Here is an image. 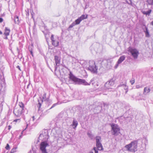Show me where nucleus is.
I'll return each mask as SVG.
<instances>
[{
	"label": "nucleus",
	"mask_w": 153,
	"mask_h": 153,
	"mask_svg": "<svg viewBox=\"0 0 153 153\" xmlns=\"http://www.w3.org/2000/svg\"><path fill=\"white\" fill-rule=\"evenodd\" d=\"M69 78L74 82L75 84H82L85 85H89L93 81V79H91L90 83H88L84 79H79L76 77L71 72H70L69 75Z\"/></svg>",
	"instance_id": "obj_1"
},
{
	"label": "nucleus",
	"mask_w": 153,
	"mask_h": 153,
	"mask_svg": "<svg viewBox=\"0 0 153 153\" xmlns=\"http://www.w3.org/2000/svg\"><path fill=\"white\" fill-rule=\"evenodd\" d=\"M138 143L141 145L142 144V139H139L132 141L129 144L126 145L125 148L126 149L127 151H128L135 152L137 150V145Z\"/></svg>",
	"instance_id": "obj_2"
},
{
	"label": "nucleus",
	"mask_w": 153,
	"mask_h": 153,
	"mask_svg": "<svg viewBox=\"0 0 153 153\" xmlns=\"http://www.w3.org/2000/svg\"><path fill=\"white\" fill-rule=\"evenodd\" d=\"M111 134L115 136H118L120 133V129L118 126L114 123L111 124Z\"/></svg>",
	"instance_id": "obj_3"
},
{
	"label": "nucleus",
	"mask_w": 153,
	"mask_h": 153,
	"mask_svg": "<svg viewBox=\"0 0 153 153\" xmlns=\"http://www.w3.org/2000/svg\"><path fill=\"white\" fill-rule=\"evenodd\" d=\"M89 66L88 69L93 73H97V67L95 64L94 61L93 60L90 61L89 62Z\"/></svg>",
	"instance_id": "obj_4"
},
{
	"label": "nucleus",
	"mask_w": 153,
	"mask_h": 153,
	"mask_svg": "<svg viewBox=\"0 0 153 153\" xmlns=\"http://www.w3.org/2000/svg\"><path fill=\"white\" fill-rule=\"evenodd\" d=\"M128 51L131 53L134 59H137L139 53V51L137 49L130 47L128 48Z\"/></svg>",
	"instance_id": "obj_5"
},
{
	"label": "nucleus",
	"mask_w": 153,
	"mask_h": 153,
	"mask_svg": "<svg viewBox=\"0 0 153 153\" xmlns=\"http://www.w3.org/2000/svg\"><path fill=\"white\" fill-rule=\"evenodd\" d=\"M48 146L49 144L47 141H43L40 143L39 149L42 153H48L46 148Z\"/></svg>",
	"instance_id": "obj_6"
},
{
	"label": "nucleus",
	"mask_w": 153,
	"mask_h": 153,
	"mask_svg": "<svg viewBox=\"0 0 153 153\" xmlns=\"http://www.w3.org/2000/svg\"><path fill=\"white\" fill-rule=\"evenodd\" d=\"M114 84V80L112 79H110L105 84V89L109 90L112 89Z\"/></svg>",
	"instance_id": "obj_7"
},
{
	"label": "nucleus",
	"mask_w": 153,
	"mask_h": 153,
	"mask_svg": "<svg viewBox=\"0 0 153 153\" xmlns=\"http://www.w3.org/2000/svg\"><path fill=\"white\" fill-rule=\"evenodd\" d=\"M23 109L22 108H15L13 113L16 117H19L22 114Z\"/></svg>",
	"instance_id": "obj_8"
},
{
	"label": "nucleus",
	"mask_w": 153,
	"mask_h": 153,
	"mask_svg": "<svg viewBox=\"0 0 153 153\" xmlns=\"http://www.w3.org/2000/svg\"><path fill=\"white\" fill-rule=\"evenodd\" d=\"M49 137V136L48 133L44 132V133L41 134L39 137V139L43 141H46V140H48Z\"/></svg>",
	"instance_id": "obj_9"
},
{
	"label": "nucleus",
	"mask_w": 153,
	"mask_h": 153,
	"mask_svg": "<svg viewBox=\"0 0 153 153\" xmlns=\"http://www.w3.org/2000/svg\"><path fill=\"white\" fill-rule=\"evenodd\" d=\"M40 98V101H39V100H38V103L37 105V107L39 108H39L41 106L42 103L43 102V101L45 102L46 103L48 102L49 101V99L48 98H46L43 100H41V99Z\"/></svg>",
	"instance_id": "obj_10"
},
{
	"label": "nucleus",
	"mask_w": 153,
	"mask_h": 153,
	"mask_svg": "<svg viewBox=\"0 0 153 153\" xmlns=\"http://www.w3.org/2000/svg\"><path fill=\"white\" fill-rule=\"evenodd\" d=\"M144 32L145 33L146 36L147 37H150V35L149 30L147 27L145 25H143L142 27Z\"/></svg>",
	"instance_id": "obj_11"
},
{
	"label": "nucleus",
	"mask_w": 153,
	"mask_h": 153,
	"mask_svg": "<svg viewBox=\"0 0 153 153\" xmlns=\"http://www.w3.org/2000/svg\"><path fill=\"white\" fill-rule=\"evenodd\" d=\"M54 59L55 61V63L56 66L58 64H59L60 63V58L59 56H54Z\"/></svg>",
	"instance_id": "obj_12"
},
{
	"label": "nucleus",
	"mask_w": 153,
	"mask_h": 153,
	"mask_svg": "<svg viewBox=\"0 0 153 153\" xmlns=\"http://www.w3.org/2000/svg\"><path fill=\"white\" fill-rule=\"evenodd\" d=\"M78 124V123L77 121L75 119H74L71 125L73 126V128L75 129L76 127Z\"/></svg>",
	"instance_id": "obj_13"
},
{
	"label": "nucleus",
	"mask_w": 153,
	"mask_h": 153,
	"mask_svg": "<svg viewBox=\"0 0 153 153\" xmlns=\"http://www.w3.org/2000/svg\"><path fill=\"white\" fill-rule=\"evenodd\" d=\"M125 59V56L124 55L120 56L117 61L118 64H120Z\"/></svg>",
	"instance_id": "obj_14"
},
{
	"label": "nucleus",
	"mask_w": 153,
	"mask_h": 153,
	"mask_svg": "<svg viewBox=\"0 0 153 153\" xmlns=\"http://www.w3.org/2000/svg\"><path fill=\"white\" fill-rule=\"evenodd\" d=\"M151 89L147 87H145L144 88L143 93L144 94L146 95L150 92Z\"/></svg>",
	"instance_id": "obj_15"
},
{
	"label": "nucleus",
	"mask_w": 153,
	"mask_h": 153,
	"mask_svg": "<svg viewBox=\"0 0 153 153\" xmlns=\"http://www.w3.org/2000/svg\"><path fill=\"white\" fill-rule=\"evenodd\" d=\"M10 32V29L8 28L7 27H6L5 29V32L4 33V34L6 36H9V33Z\"/></svg>",
	"instance_id": "obj_16"
},
{
	"label": "nucleus",
	"mask_w": 153,
	"mask_h": 153,
	"mask_svg": "<svg viewBox=\"0 0 153 153\" xmlns=\"http://www.w3.org/2000/svg\"><path fill=\"white\" fill-rule=\"evenodd\" d=\"M96 146L99 150H102L103 149V147L101 143H96Z\"/></svg>",
	"instance_id": "obj_17"
},
{
	"label": "nucleus",
	"mask_w": 153,
	"mask_h": 153,
	"mask_svg": "<svg viewBox=\"0 0 153 153\" xmlns=\"http://www.w3.org/2000/svg\"><path fill=\"white\" fill-rule=\"evenodd\" d=\"M119 87H123V88L124 89L126 90V94L128 91V86H126V84H120V85L119 86Z\"/></svg>",
	"instance_id": "obj_18"
},
{
	"label": "nucleus",
	"mask_w": 153,
	"mask_h": 153,
	"mask_svg": "<svg viewBox=\"0 0 153 153\" xmlns=\"http://www.w3.org/2000/svg\"><path fill=\"white\" fill-rule=\"evenodd\" d=\"M151 10H149L148 11H146L144 10L142 11V13L144 15H149L152 12Z\"/></svg>",
	"instance_id": "obj_19"
},
{
	"label": "nucleus",
	"mask_w": 153,
	"mask_h": 153,
	"mask_svg": "<svg viewBox=\"0 0 153 153\" xmlns=\"http://www.w3.org/2000/svg\"><path fill=\"white\" fill-rule=\"evenodd\" d=\"M52 42V44L55 46H57L59 45V42L58 41L54 40Z\"/></svg>",
	"instance_id": "obj_20"
},
{
	"label": "nucleus",
	"mask_w": 153,
	"mask_h": 153,
	"mask_svg": "<svg viewBox=\"0 0 153 153\" xmlns=\"http://www.w3.org/2000/svg\"><path fill=\"white\" fill-rule=\"evenodd\" d=\"M82 21V20H81V19L79 17L75 21V22H75V23L76 24V25H78L80 23V22Z\"/></svg>",
	"instance_id": "obj_21"
},
{
	"label": "nucleus",
	"mask_w": 153,
	"mask_h": 153,
	"mask_svg": "<svg viewBox=\"0 0 153 153\" xmlns=\"http://www.w3.org/2000/svg\"><path fill=\"white\" fill-rule=\"evenodd\" d=\"M101 138L100 137H96V143H100V140Z\"/></svg>",
	"instance_id": "obj_22"
},
{
	"label": "nucleus",
	"mask_w": 153,
	"mask_h": 153,
	"mask_svg": "<svg viewBox=\"0 0 153 153\" xmlns=\"http://www.w3.org/2000/svg\"><path fill=\"white\" fill-rule=\"evenodd\" d=\"M88 15H87L86 16L84 15H82L80 17H79L80 19H81L82 20L87 19V18Z\"/></svg>",
	"instance_id": "obj_23"
},
{
	"label": "nucleus",
	"mask_w": 153,
	"mask_h": 153,
	"mask_svg": "<svg viewBox=\"0 0 153 153\" xmlns=\"http://www.w3.org/2000/svg\"><path fill=\"white\" fill-rule=\"evenodd\" d=\"M14 21L16 23H18L19 22V17L18 16H16L14 18Z\"/></svg>",
	"instance_id": "obj_24"
},
{
	"label": "nucleus",
	"mask_w": 153,
	"mask_h": 153,
	"mask_svg": "<svg viewBox=\"0 0 153 153\" xmlns=\"http://www.w3.org/2000/svg\"><path fill=\"white\" fill-rule=\"evenodd\" d=\"M147 2L148 4L150 5H153V0H147Z\"/></svg>",
	"instance_id": "obj_25"
},
{
	"label": "nucleus",
	"mask_w": 153,
	"mask_h": 153,
	"mask_svg": "<svg viewBox=\"0 0 153 153\" xmlns=\"http://www.w3.org/2000/svg\"><path fill=\"white\" fill-rule=\"evenodd\" d=\"M19 105L20 106L19 108H24V105L22 103V102H19Z\"/></svg>",
	"instance_id": "obj_26"
},
{
	"label": "nucleus",
	"mask_w": 153,
	"mask_h": 153,
	"mask_svg": "<svg viewBox=\"0 0 153 153\" xmlns=\"http://www.w3.org/2000/svg\"><path fill=\"white\" fill-rule=\"evenodd\" d=\"M16 148H13L10 152V153H14L16 151Z\"/></svg>",
	"instance_id": "obj_27"
},
{
	"label": "nucleus",
	"mask_w": 153,
	"mask_h": 153,
	"mask_svg": "<svg viewBox=\"0 0 153 153\" xmlns=\"http://www.w3.org/2000/svg\"><path fill=\"white\" fill-rule=\"evenodd\" d=\"M76 24L75 22H73L71 25H70L69 27V28H72L76 25Z\"/></svg>",
	"instance_id": "obj_28"
},
{
	"label": "nucleus",
	"mask_w": 153,
	"mask_h": 153,
	"mask_svg": "<svg viewBox=\"0 0 153 153\" xmlns=\"http://www.w3.org/2000/svg\"><path fill=\"white\" fill-rule=\"evenodd\" d=\"M87 135L89 137H92L93 136L91 132H88L87 133Z\"/></svg>",
	"instance_id": "obj_29"
},
{
	"label": "nucleus",
	"mask_w": 153,
	"mask_h": 153,
	"mask_svg": "<svg viewBox=\"0 0 153 153\" xmlns=\"http://www.w3.org/2000/svg\"><path fill=\"white\" fill-rule=\"evenodd\" d=\"M130 82H131V85H133L135 82V80L133 79H132L130 81Z\"/></svg>",
	"instance_id": "obj_30"
},
{
	"label": "nucleus",
	"mask_w": 153,
	"mask_h": 153,
	"mask_svg": "<svg viewBox=\"0 0 153 153\" xmlns=\"http://www.w3.org/2000/svg\"><path fill=\"white\" fill-rule=\"evenodd\" d=\"M46 94L45 93H44V94L42 96V99H41V100H43L45 99L46 98Z\"/></svg>",
	"instance_id": "obj_31"
},
{
	"label": "nucleus",
	"mask_w": 153,
	"mask_h": 153,
	"mask_svg": "<svg viewBox=\"0 0 153 153\" xmlns=\"http://www.w3.org/2000/svg\"><path fill=\"white\" fill-rule=\"evenodd\" d=\"M33 47V46H29L28 48H29V51L30 52L32 51Z\"/></svg>",
	"instance_id": "obj_32"
},
{
	"label": "nucleus",
	"mask_w": 153,
	"mask_h": 153,
	"mask_svg": "<svg viewBox=\"0 0 153 153\" xmlns=\"http://www.w3.org/2000/svg\"><path fill=\"white\" fill-rule=\"evenodd\" d=\"M5 149L7 150L10 149V146L8 144H7L6 146L5 147Z\"/></svg>",
	"instance_id": "obj_33"
},
{
	"label": "nucleus",
	"mask_w": 153,
	"mask_h": 153,
	"mask_svg": "<svg viewBox=\"0 0 153 153\" xmlns=\"http://www.w3.org/2000/svg\"><path fill=\"white\" fill-rule=\"evenodd\" d=\"M93 150L94 151L95 153H98V151L95 147L94 148Z\"/></svg>",
	"instance_id": "obj_34"
},
{
	"label": "nucleus",
	"mask_w": 153,
	"mask_h": 153,
	"mask_svg": "<svg viewBox=\"0 0 153 153\" xmlns=\"http://www.w3.org/2000/svg\"><path fill=\"white\" fill-rule=\"evenodd\" d=\"M51 39L52 41V42L54 41L55 40L54 39V35L53 34H52L51 36Z\"/></svg>",
	"instance_id": "obj_35"
},
{
	"label": "nucleus",
	"mask_w": 153,
	"mask_h": 153,
	"mask_svg": "<svg viewBox=\"0 0 153 153\" xmlns=\"http://www.w3.org/2000/svg\"><path fill=\"white\" fill-rule=\"evenodd\" d=\"M126 120V117H120V120Z\"/></svg>",
	"instance_id": "obj_36"
},
{
	"label": "nucleus",
	"mask_w": 153,
	"mask_h": 153,
	"mask_svg": "<svg viewBox=\"0 0 153 153\" xmlns=\"http://www.w3.org/2000/svg\"><path fill=\"white\" fill-rule=\"evenodd\" d=\"M142 86H140L139 85H137L136 86V88H142Z\"/></svg>",
	"instance_id": "obj_37"
},
{
	"label": "nucleus",
	"mask_w": 153,
	"mask_h": 153,
	"mask_svg": "<svg viewBox=\"0 0 153 153\" xmlns=\"http://www.w3.org/2000/svg\"><path fill=\"white\" fill-rule=\"evenodd\" d=\"M97 108H98L99 111L101 110L102 109V106L101 105L98 106Z\"/></svg>",
	"instance_id": "obj_38"
},
{
	"label": "nucleus",
	"mask_w": 153,
	"mask_h": 153,
	"mask_svg": "<svg viewBox=\"0 0 153 153\" xmlns=\"http://www.w3.org/2000/svg\"><path fill=\"white\" fill-rule=\"evenodd\" d=\"M57 105V103H55L54 104H53L52 105V106H51V108L50 109H51L53 108L56 105Z\"/></svg>",
	"instance_id": "obj_39"
},
{
	"label": "nucleus",
	"mask_w": 153,
	"mask_h": 153,
	"mask_svg": "<svg viewBox=\"0 0 153 153\" xmlns=\"http://www.w3.org/2000/svg\"><path fill=\"white\" fill-rule=\"evenodd\" d=\"M119 64H118V62H117V64H116V65H115V68H117V67H118V65H119Z\"/></svg>",
	"instance_id": "obj_40"
},
{
	"label": "nucleus",
	"mask_w": 153,
	"mask_h": 153,
	"mask_svg": "<svg viewBox=\"0 0 153 153\" xmlns=\"http://www.w3.org/2000/svg\"><path fill=\"white\" fill-rule=\"evenodd\" d=\"M19 121V122H20V119H16L15 120H14V121L15 122H17L18 121Z\"/></svg>",
	"instance_id": "obj_41"
},
{
	"label": "nucleus",
	"mask_w": 153,
	"mask_h": 153,
	"mask_svg": "<svg viewBox=\"0 0 153 153\" xmlns=\"http://www.w3.org/2000/svg\"><path fill=\"white\" fill-rule=\"evenodd\" d=\"M3 21V19L2 18L0 17V23L2 22Z\"/></svg>",
	"instance_id": "obj_42"
},
{
	"label": "nucleus",
	"mask_w": 153,
	"mask_h": 153,
	"mask_svg": "<svg viewBox=\"0 0 153 153\" xmlns=\"http://www.w3.org/2000/svg\"><path fill=\"white\" fill-rule=\"evenodd\" d=\"M30 54L32 55V56H33V51H30Z\"/></svg>",
	"instance_id": "obj_43"
},
{
	"label": "nucleus",
	"mask_w": 153,
	"mask_h": 153,
	"mask_svg": "<svg viewBox=\"0 0 153 153\" xmlns=\"http://www.w3.org/2000/svg\"><path fill=\"white\" fill-rule=\"evenodd\" d=\"M11 128V126H9L8 127V130H10Z\"/></svg>",
	"instance_id": "obj_44"
},
{
	"label": "nucleus",
	"mask_w": 153,
	"mask_h": 153,
	"mask_svg": "<svg viewBox=\"0 0 153 153\" xmlns=\"http://www.w3.org/2000/svg\"><path fill=\"white\" fill-rule=\"evenodd\" d=\"M32 118H33V120L34 121L35 119V117L34 116H33Z\"/></svg>",
	"instance_id": "obj_45"
},
{
	"label": "nucleus",
	"mask_w": 153,
	"mask_h": 153,
	"mask_svg": "<svg viewBox=\"0 0 153 153\" xmlns=\"http://www.w3.org/2000/svg\"><path fill=\"white\" fill-rule=\"evenodd\" d=\"M17 68H18L19 70H21L20 67L19 66H17Z\"/></svg>",
	"instance_id": "obj_46"
},
{
	"label": "nucleus",
	"mask_w": 153,
	"mask_h": 153,
	"mask_svg": "<svg viewBox=\"0 0 153 153\" xmlns=\"http://www.w3.org/2000/svg\"><path fill=\"white\" fill-rule=\"evenodd\" d=\"M151 25L153 26V21L151 22Z\"/></svg>",
	"instance_id": "obj_47"
},
{
	"label": "nucleus",
	"mask_w": 153,
	"mask_h": 153,
	"mask_svg": "<svg viewBox=\"0 0 153 153\" xmlns=\"http://www.w3.org/2000/svg\"><path fill=\"white\" fill-rule=\"evenodd\" d=\"M4 39H8V38L7 37V36H6L5 38H4Z\"/></svg>",
	"instance_id": "obj_48"
},
{
	"label": "nucleus",
	"mask_w": 153,
	"mask_h": 153,
	"mask_svg": "<svg viewBox=\"0 0 153 153\" xmlns=\"http://www.w3.org/2000/svg\"><path fill=\"white\" fill-rule=\"evenodd\" d=\"M2 34V32L0 30V34Z\"/></svg>",
	"instance_id": "obj_49"
},
{
	"label": "nucleus",
	"mask_w": 153,
	"mask_h": 153,
	"mask_svg": "<svg viewBox=\"0 0 153 153\" xmlns=\"http://www.w3.org/2000/svg\"><path fill=\"white\" fill-rule=\"evenodd\" d=\"M90 153H94L92 151H91Z\"/></svg>",
	"instance_id": "obj_50"
},
{
	"label": "nucleus",
	"mask_w": 153,
	"mask_h": 153,
	"mask_svg": "<svg viewBox=\"0 0 153 153\" xmlns=\"http://www.w3.org/2000/svg\"><path fill=\"white\" fill-rule=\"evenodd\" d=\"M56 68H57L56 67H56H55V70H56Z\"/></svg>",
	"instance_id": "obj_51"
},
{
	"label": "nucleus",
	"mask_w": 153,
	"mask_h": 153,
	"mask_svg": "<svg viewBox=\"0 0 153 153\" xmlns=\"http://www.w3.org/2000/svg\"><path fill=\"white\" fill-rule=\"evenodd\" d=\"M126 2H127V3H128V4H130V3H129V2H128V1H126Z\"/></svg>",
	"instance_id": "obj_52"
},
{
	"label": "nucleus",
	"mask_w": 153,
	"mask_h": 153,
	"mask_svg": "<svg viewBox=\"0 0 153 153\" xmlns=\"http://www.w3.org/2000/svg\"><path fill=\"white\" fill-rule=\"evenodd\" d=\"M87 8V6H85V8L86 9Z\"/></svg>",
	"instance_id": "obj_53"
},
{
	"label": "nucleus",
	"mask_w": 153,
	"mask_h": 153,
	"mask_svg": "<svg viewBox=\"0 0 153 153\" xmlns=\"http://www.w3.org/2000/svg\"><path fill=\"white\" fill-rule=\"evenodd\" d=\"M23 133V131H22V132H21V134H22Z\"/></svg>",
	"instance_id": "obj_54"
},
{
	"label": "nucleus",
	"mask_w": 153,
	"mask_h": 153,
	"mask_svg": "<svg viewBox=\"0 0 153 153\" xmlns=\"http://www.w3.org/2000/svg\"><path fill=\"white\" fill-rule=\"evenodd\" d=\"M129 1H130V3H131V1L130 0H129Z\"/></svg>",
	"instance_id": "obj_55"
}]
</instances>
